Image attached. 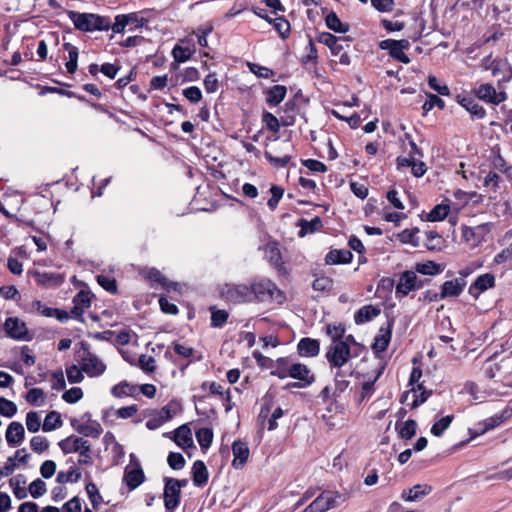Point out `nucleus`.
I'll use <instances>...</instances> for the list:
<instances>
[{"mask_svg": "<svg viewBox=\"0 0 512 512\" xmlns=\"http://www.w3.org/2000/svg\"><path fill=\"white\" fill-rule=\"evenodd\" d=\"M75 360L82 367L88 377H99L106 371V364L96 354L90 351L89 344L80 343V348L75 353Z\"/></svg>", "mask_w": 512, "mask_h": 512, "instance_id": "1", "label": "nucleus"}, {"mask_svg": "<svg viewBox=\"0 0 512 512\" xmlns=\"http://www.w3.org/2000/svg\"><path fill=\"white\" fill-rule=\"evenodd\" d=\"M69 18L75 28L83 32L108 31L110 29V18L106 16L71 11Z\"/></svg>", "mask_w": 512, "mask_h": 512, "instance_id": "2", "label": "nucleus"}, {"mask_svg": "<svg viewBox=\"0 0 512 512\" xmlns=\"http://www.w3.org/2000/svg\"><path fill=\"white\" fill-rule=\"evenodd\" d=\"M252 288V300L266 302L275 301L278 304H282L285 300V294L280 290L277 285L268 278H260L251 283Z\"/></svg>", "mask_w": 512, "mask_h": 512, "instance_id": "3", "label": "nucleus"}, {"mask_svg": "<svg viewBox=\"0 0 512 512\" xmlns=\"http://www.w3.org/2000/svg\"><path fill=\"white\" fill-rule=\"evenodd\" d=\"M220 296L223 300L233 304L250 303L252 300L251 284L247 283H225L220 286Z\"/></svg>", "mask_w": 512, "mask_h": 512, "instance_id": "4", "label": "nucleus"}, {"mask_svg": "<svg viewBox=\"0 0 512 512\" xmlns=\"http://www.w3.org/2000/svg\"><path fill=\"white\" fill-rule=\"evenodd\" d=\"M358 353L352 354L351 349H348L345 342L331 343L327 347L326 359L330 366V369L341 370V368L352 358L357 356Z\"/></svg>", "mask_w": 512, "mask_h": 512, "instance_id": "5", "label": "nucleus"}, {"mask_svg": "<svg viewBox=\"0 0 512 512\" xmlns=\"http://www.w3.org/2000/svg\"><path fill=\"white\" fill-rule=\"evenodd\" d=\"M424 281L418 280L414 271H404L399 276V281L395 288V296L397 299L406 297L411 291L422 288Z\"/></svg>", "mask_w": 512, "mask_h": 512, "instance_id": "6", "label": "nucleus"}, {"mask_svg": "<svg viewBox=\"0 0 512 512\" xmlns=\"http://www.w3.org/2000/svg\"><path fill=\"white\" fill-rule=\"evenodd\" d=\"M293 145L290 141L285 140L281 143L279 149H273L271 151H265V158L275 167H285L291 160V152Z\"/></svg>", "mask_w": 512, "mask_h": 512, "instance_id": "7", "label": "nucleus"}, {"mask_svg": "<svg viewBox=\"0 0 512 512\" xmlns=\"http://www.w3.org/2000/svg\"><path fill=\"white\" fill-rule=\"evenodd\" d=\"M289 377L299 380L300 382H294L287 385V387L291 388H303L311 385L315 381V377L313 373H311L310 369L301 363H292L289 368Z\"/></svg>", "mask_w": 512, "mask_h": 512, "instance_id": "8", "label": "nucleus"}, {"mask_svg": "<svg viewBox=\"0 0 512 512\" xmlns=\"http://www.w3.org/2000/svg\"><path fill=\"white\" fill-rule=\"evenodd\" d=\"M340 497L338 493L324 491L305 508V512H326L338 504L337 499Z\"/></svg>", "mask_w": 512, "mask_h": 512, "instance_id": "9", "label": "nucleus"}, {"mask_svg": "<svg viewBox=\"0 0 512 512\" xmlns=\"http://www.w3.org/2000/svg\"><path fill=\"white\" fill-rule=\"evenodd\" d=\"M476 97L484 102L499 105L507 100L506 92H497L491 84H481L474 91Z\"/></svg>", "mask_w": 512, "mask_h": 512, "instance_id": "10", "label": "nucleus"}, {"mask_svg": "<svg viewBox=\"0 0 512 512\" xmlns=\"http://www.w3.org/2000/svg\"><path fill=\"white\" fill-rule=\"evenodd\" d=\"M59 448L64 454L78 453L84 450H91V444L89 441L82 437L70 435L58 443Z\"/></svg>", "mask_w": 512, "mask_h": 512, "instance_id": "11", "label": "nucleus"}, {"mask_svg": "<svg viewBox=\"0 0 512 512\" xmlns=\"http://www.w3.org/2000/svg\"><path fill=\"white\" fill-rule=\"evenodd\" d=\"M33 278L37 285L48 289L59 287L65 280L64 275L47 271H34Z\"/></svg>", "mask_w": 512, "mask_h": 512, "instance_id": "12", "label": "nucleus"}, {"mask_svg": "<svg viewBox=\"0 0 512 512\" xmlns=\"http://www.w3.org/2000/svg\"><path fill=\"white\" fill-rule=\"evenodd\" d=\"M70 423L71 426L84 437L98 438L102 433V427L98 421L84 423L76 418H73L71 419Z\"/></svg>", "mask_w": 512, "mask_h": 512, "instance_id": "13", "label": "nucleus"}, {"mask_svg": "<svg viewBox=\"0 0 512 512\" xmlns=\"http://www.w3.org/2000/svg\"><path fill=\"white\" fill-rule=\"evenodd\" d=\"M144 480L145 475L139 461H136L135 467H126L123 481L128 486L129 490L136 489L144 482Z\"/></svg>", "mask_w": 512, "mask_h": 512, "instance_id": "14", "label": "nucleus"}, {"mask_svg": "<svg viewBox=\"0 0 512 512\" xmlns=\"http://www.w3.org/2000/svg\"><path fill=\"white\" fill-rule=\"evenodd\" d=\"M4 329L9 337L17 340L25 339L28 334L25 323L18 318H7L4 323Z\"/></svg>", "mask_w": 512, "mask_h": 512, "instance_id": "15", "label": "nucleus"}, {"mask_svg": "<svg viewBox=\"0 0 512 512\" xmlns=\"http://www.w3.org/2000/svg\"><path fill=\"white\" fill-rule=\"evenodd\" d=\"M163 497L166 510L172 512L178 507L181 499V492L178 490V487L176 488V486L171 484L167 478H165Z\"/></svg>", "mask_w": 512, "mask_h": 512, "instance_id": "16", "label": "nucleus"}, {"mask_svg": "<svg viewBox=\"0 0 512 512\" xmlns=\"http://www.w3.org/2000/svg\"><path fill=\"white\" fill-rule=\"evenodd\" d=\"M232 452L234 456L232 466L235 469H241L246 464L250 454L247 443L241 440L234 441Z\"/></svg>", "mask_w": 512, "mask_h": 512, "instance_id": "17", "label": "nucleus"}, {"mask_svg": "<svg viewBox=\"0 0 512 512\" xmlns=\"http://www.w3.org/2000/svg\"><path fill=\"white\" fill-rule=\"evenodd\" d=\"M495 286V277L491 273H485L476 278L469 287V294L478 298L479 294Z\"/></svg>", "mask_w": 512, "mask_h": 512, "instance_id": "18", "label": "nucleus"}, {"mask_svg": "<svg viewBox=\"0 0 512 512\" xmlns=\"http://www.w3.org/2000/svg\"><path fill=\"white\" fill-rule=\"evenodd\" d=\"M25 430L22 423L13 421L6 430L5 438L9 446L15 447L21 444L24 440Z\"/></svg>", "mask_w": 512, "mask_h": 512, "instance_id": "19", "label": "nucleus"}, {"mask_svg": "<svg viewBox=\"0 0 512 512\" xmlns=\"http://www.w3.org/2000/svg\"><path fill=\"white\" fill-rule=\"evenodd\" d=\"M465 286L466 281L463 278H456L453 280L445 281L440 292V299L459 296L464 290Z\"/></svg>", "mask_w": 512, "mask_h": 512, "instance_id": "20", "label": "nucleus"}, {"mask_svg": "<svg viewBox=\"0 0 512 512\" xmlns=\"http://www.w3.org/2000/svg\"><path fill=\"white\" fill-rule=\"evenodd\" d=\"M297 351L302 357H315L320 352V342L309 337L302 338L297 344Z\"/></svg>", "mask_w": 512, "mask_h": 512, "instance_id": "21", "label": "nucleus"}, {"mask_svg": "<svg viewBox=\"0 0 512 512\" xmlns=\"http://www.w3.org/2000/svg\"><path fill=\"white\" fill-rule=\"evenodd\" d=\"M432 491V487L427 484H417L410 489L402 491L401 498L406 502L419 501Z\"/></svg>", "mask_w": 512, "mask_h": 512, "instance_id": "22", "label": "nucleus"}, {"mask_svg": "<svg viewBox=\"0 0 512 512\" xmlns=\"http://www.w3.org/2000/svg\"><path fill=\"white\" fill-rule=\"evenodd\" d=\"M457 102L465 108L474 118L483 119L486 116L485 109L471 97L458 95Z\"/></svg>", "mask_w": 512, "mask_h": 512, "instance_id": "23", "label": "nucleus"}, {"mask_svg": "<svg viewBox=\"0 0 512 512\" xmlns=\"http://www.w3.org/2000/svg\"><path fill=\"white\" fill-rule=\"evenodd\" d=\"M379 47L383 50H387L389 52V55L392 58H394L404 64H408L410 62V58L404 53V51L402 49H400L396 45V40H393V39L382 40L379 44Z\"/></svg>", "mask_w": 512, "mask_h": 512, "instance_id": "24", "label": "nucleus"}, {"mask_svg": "<svg viewBox=\"0 0 512 512\" xmlns=\"http://www.w3.org/2000/svg\"><path fill=\"white\" fill-rule=\"evenodd\" d=\"M287 89L284 85H274L264 91L266 103L270 107L278 106L285 98Z\"/></svg>", "mask_w": 512, "mask_h": 512, "instance_id": "25", "label": "nucleus"}, {"mask_svg": "<svg viewBox=\"0 0 512 512\" xmlns=\"http://www.w3.org/2000/svg\"><path fill=\"white\" fill-rule=\"evenodd\" d=\"M173 440L183 449L193 446L192 433L188 425L183 424L179 426L173 432Z\"/></svg>", "mask_w": 512, "mask_h": 512, "instance_id": "26", "label": "nucleus"}, {"mask_svg": "<svg viewBox=\"0 0 512 512\" xmlns=\"http://www.w3.org/2000/svg\"><path fill=\"white\" fill-rule=\"evenodd\" d=\"M191 473H192L193 484L195 486L203 487L207 483L209 473H208L207 467L203 461H201V460L195 461L193 463Z\"/></svg>", "mask_w": 512, "mask_h": 512, "instance_id": "27", "label": "nucleus"}, {"mask_svg": "<svg viewBox=\"0 0 512 512\" xmlns=\"http://www.w3.org/2000/svg\"><path fill=\"white\" fill-rule=\"evenodd\" d=\"M381 313V310L372 305H365L361 307L356 313L354 314V321L356 324H364L371 320H373L375 317H377Z\"/></svg>", "mask_w": 512, "mask_h": 512, "instance_id": "28", "label": "nucleus"}, {"mask_svg": "<svg viewBox=\"0 0 512 512\" xmlns=\"http://www.w3.org/2000/svg\"><path fill=\"white\" fill-rule=\"evenodd\" d=\"M353 255L349 250H331L325 257V262L328 265L334 264H347L352 261Z\"/></svg>", "mask_w": 512, "mask_h": 512, "instance_id": "29", "label": "nucleus"}, {"mask_svg": "<svg viewBox=\"0 0 512 512\" xmlns=\"http://www.w3.org/2000/svg\"><path fill=\"white\" fill-rule=\"evenodd\" d=\"M63 49L68 52V60L65 63L67 72L69 74H74L78 68V48L73 44L66 42L63 44Z\"/></svg>", "mask_w": 512, "mask_h": 512, "instance_id": "30", "label": "nucleus"}, {"mask_svg": "<svg viewBox=\"0 0 512 512\" xmlns=\"http://www.w3.org/2000/svg\"><path fill=\"white\" fill-rule=\"evenodd\" d=\"M265 258L277 269L283 266L282 256L276 243L271 242L264 247Z\"/></svg>", "mask_w": 512, "mask_h": 512, "instance_id": "31", "label": "nucleus"}, {"mask_svg": "<svg viewBox=\"0 0 512 512\" xmlns=\"http://www.w3.org/2000/svg\"><path fill=\"white\" fill-rule=\"evenodd\" d=\"M391 339V331L389 329L380 328L378 335L374 339V343L372 345L375 353L384 352L390 342Z\"/></svg>", "mask_w": 512, "mask_h": 512, "instance_id": "32", "label": "nucleus"}, {"mask_svg": "<svg viewBox=\"0 0 512 512\" xmlns=\"http://www.w3.org/2000/svg\"><path fill=\"white\" fill-rule=\"evenodd\" d=\"M209 311L211 313V327L222 328L229 318V312L224 309H218L216 306H210Z\"/></svg>", "mask_w": 512, "mask_h": 512, "instance_id": "33", "label": "nucleus"}, {"mask_svg": "<svg viewBox=\"0 0 512 512\" xmlns=\"http://www.w3.org/2000/svg\"><path fill=\"white\" fill-rule=\"evenodd\" d=\"M138 390V387L126 381H122L111 388V394L116 398L126 396H133Z\"/></svg>", "mask_w": 512, "mask_h": 512, "instance_id": "34", "label": "nucleus"}, {"mask_svg": "<svg viewBox=\"0 0 512 512\" xmlns=\"http://www.w3.org/2000/svg\"><path fill=\"white\" fill-rule=\"evenodd\" d=\"M443 271V268L440 264L435 263L434 261H426L423 263H417L414 267L415 273H420L423 275L434 276L440 274Z\"/></svg>", "mask_w": 512, "mask_h": 512, "instance_id": "35", "label": "nucleus"}, {"mask_svg": "<svg viewBox=\"0 0 512 512\" xmlns=\"http://www.w3.org/2000/svg\"><path fill=\"white\" fill-rule=\"evenodd\" d=\"M299 226H300L299 235L301 237H303L308 233H314V232L319 231L322 228L323 223L319 217H314L313 219H311L309 221L304 220V219L300 220Z\"/></svg>", "mask_w": 512, "mask_h": 512, "instance_id": "36", "label": "nucleus"}, {"mask_svg": "<svg viewBox=\"0 0 512 512\" xmlns=\"http://www.w3.org/2000/svg\"><path fill=\"white\" fill-rule=\"evenodd\" d=\"M325 22L330 30L337 33H345L349 30L348 24L343 23L335 12H330L326 16Z\"/></svg>", "mask_w": 512, "mask_h": 512, "instance_id": "37", "label": "nucleus"}, {"mask_svg": "<svg viewBox=\"0 0 512 512\" xmlns=\"http://www.w3.org/2000/svg\"><path fill=\"white\" fill-rule=\"evenodd\" d=\"M326 334L331 338V343L341 341L344 338L346 328L341 323L327 324L325 326Z\"/></svg>", "mask_w": 512, "mask_h": 512, "instance_id": "38", "label": "nucleus"}, {"mask_svg": "<svg viewBox=\"0 0 512 512\" xmlns=\"http://www.w3.org/2000/svg\"><path fill=\"white\" fill-rule=\"evenodd\" d=\"M62 424L63 422L60 414L56 411H51L46 415L42 429L45 432H49L61 427Z\"/></svg>", "mask_w": 512, "mask_h": 512, "instance_id": "39", "label": "nucleus"}, {"mask_svg": "<svg viewBox=\"0 0 512 512\" xmlns=\"http://www.w3.org/2000/svg\"><path fill=\"white\" fill-rule=\"evenodd\" d=\"M317 40L320 43L328 46L334 54L339 53L342 49V46L338 43V38L331 33L322 32L319 34Z\"/></svg>", "mask_w": 512, "mask_h": 512, "instance_id": "40", "label": "nucleus"}, {"mask_svg": "<svg viewBox=\"0 0 512 512\" xmlns=\"http://www.w3.org/2000/svg\"><path fill=\"white\" fill-rule=\"evenodd\" d=\"M449 211L450 206L448 204H438L428 213L427 220L431 222L444 220Z\"/></svg>", "mask_w": 512, "mask_h": 512, "instance_id": "41", "label": "nucleus"}, {"mask_svg": "<svg viewBox=\"0 0 512 512\" xmlns=\"http://www.w3.org/2000/svg\"><path fill=\"white\" fill-rule=\"evenodd\" d=\"M196 439L202 449H208L213 440V431L210 428L203 427L196 431Z\"/></svg>", "mask_w": 512, "mask_h": 512, "instance_id": "42", "label": "nucleus"}, {"mask_svg": "<svg viewBox=\"0 0 512 512\" xmlns=\"http://www.w3.org/2000/svg\"><path fill=\"white\" fill-rule=\"evenodd\" d=\"M416 428V421L412 419L404 422L401 427H399L398 423L396 424V429L402 439H411L416 434Z\"/></svg>", "mask_w": 512, "mask_h": 512, "instance_id": "43", "label": "nucleus"}, {"mask_svg": "<svg viewBox=\"0 0 512 512\" xmlns=\"http://www.w3.org/2000/svg\"><path fill=\"white\" fill-rule=\"evenodd\" d=\"M291 364L292 363H290L288 358H278L276 361V367L271 371V374L280 379H285L289 377L288 372Z\"/></svg>", "mask_w": 512, "mask_h": 512, "instance_id": "44", "label": "nucleus"}, {"mask_svg": "<svg viewBox=\"0 0 512 512\" xmlns=\"http://www.w3.org/2000/svg\"><path fill=\"white\" fill-rule=\"evenodd\" d=\"M411 391L413 392V395L415 397L411 405L412 408H416L419 405L426 402L429 396L431 395V391H427L424 388L423 384H418L417 387L412 388Z\"/></svg>", "mask_w": 512, "mask_h": 512, "instance_id": "45", "label": "nucleus"}, {"mask_svg": "<svg viewBox=\"0 0 512 512\" xmlns=\"http://www.w3.org/2000/svg\"><path fill=\"white\" fill-rule=\"evenodd\" d=\"M426 242L425 246L429 250H440L443 245V238L435 231H427L425 233Z\"/></svg>", "mask_w": 512, "mask_h": 512, "instance_id": "46", "label": "nucleus"}, {"mask_svg": "<svg viewBox=\"0 0 512 512\" xmlns=\"http://www.w3.org/2000/svg\"><path fill=\"white\" fill-rule=\"evenodd\" d=\"M453 419V415H447L445 417H442L440 420H438L432 425L431 433L436 437H440L444 433V431L449 428Z\"/></svg>", "mask_w": 512, "mask_h": 512, "instance_id": "47", "label": "nucleus"}, {"mask_svg": "<svg viewBox=\"0 0 512 512\" xmlns=\"http://www.w3.org/2000/svg\"><path fill=\"white\" fill-rule=\"evenodd\" d=\"M275 30L279 33V35L286 39L290 35V23L284 17H277L272 20V23Z\"/></svg>", "mask_w": 512, "mask_h": 512, "instance_id": "48", "label": "nucleus"}, {"mask_svg": "<svg viewBox=\"0 0 512 512\" xmlns=\"http://www.w3.org/2000/svg\"><path fill=\"white\" fill-rule=\"evenodd\" d=\"M84 371L78 364H73L66 368L67 379L70 383H81L84 380Z\"/></svg>", "mask_w": 512, "mask_h": 512, "instance_id": "49", "label": "nucleus"}, {"mask_svg": "<svg viewBox=\"0 0 512 512\" xmlns=\"http://www.w3.org/2000/svg\"><path fill=\"white\" fill-rule=\"evenodd\" d=\"M81 478V473L78 469L72 468L70 471L63 472L60 471L57 474L56 481L60 484H64L67 482H77Z\"/></svg>", "mask_w": 512, "mask_h": 512, "instance_id": "50", "label": "nucleus"}, {"mask_svg": "<svg viewBox=\"0 0 512 512\" xmlns=\"http://www.w3.org/2000/svg\"><path fill=\"white\" fill-rule=\"evenodd\" d=\"M505 419L506 417L503 414H495L485 419L482 423L483 428L481 429V433H485L500 426L505 421Z\"/></svg>", "mask_w": 512, "mask_h": 512, "instance_id": "51", "label": "nucleus"}, {"mask_svg": "<svg viewBox=\"0 0 512 512\" xmlns=\"http://www.w3.org/2000/svg\"><path fill=\"white\" fill-rule=\"evenodd\" d=\"M17 413V406L14 402L0 397V414L4 417L11 418Z\"/></svg>", "mask_w": 512, "mask_h": 512, "instance_id": "52", "label": "nucleus"}, {"mask_svg": "<svg viewBox=\"0 0 512 512\" xmlns=\"http://www.w3.org/2000/svg\"><path fill=\"white\" fill-rule=\"evenodd\" d=\"M427 96H428V99L422 105L424 114L428 113L435 106H437L441 110L445 108V102L441 98H439L437 95L428 94Z\"/></svg>", "mask_w": 512, "mask_h": 512, "instance_id": "53", "label": "nucleus"}, {"mask_svg": "<svg viewBox=\"0 0 512 512\" xmlns=\"http://www.w3.org/2000/svg\"><path fill=\"white\" fill-rule=\"evenodd\" d=\"M26 426L28 431L36 433L41 427L40 415L37 412L30 411L26 414Z\"/></svg>", "mask_w": 512, "mask_h": 512, "instance_id": "54", "label": "nucleus"}, {"mask_svg": "<svg viewBox=\"0 0 512 512\" xmlns=\"http://www.w3.org/2000/svg\"><path fill=\"white\" fill-rule=\"evenodd\" d=\"M86 492L93 508H97L98 505L102 502V496L96 484H94L93 482H89L86 485Z\"/></svg>", "mask_w": 512, "mask_h": 512, "instance_id": "55", "label": "nucleus"}, {"mask_svg": "<svg viewBox=\"0 0 512 512\" xmlns=\"http://www.w3.org/2000/svg\"><path fill=\"white\" fill-rule=\"evenodd\" d=\"M334 380H335V390L334 395H339L344 392L350 384V381L345 379V375L341 370H336L334 372Z\"/></svg>", "mask_w": 512, "mask_h": 512, "instance_id": "56", "label": "nucleus"}, {"mask_svg": "<svg viewBox=\"0 0 512 512\" xmlns=\"http://www.w3.org/2000/svg\"><path fill=\"white\" fill-rule=\"evenodd\" d=\"M98 284L106 291L114 294L117 292L116 280L113 277L106 275H98L96 277Z\"/></svg>", "mask_w": 512, "mask_h": 512, "instance_id": "57", "label": "nucleus"}, {"mask_svg": "<svg viewBox=\"0 0 512 512\" xmlns=\"http://www.w3.org/2000/svg\"><path fill=\"white\" fill-rule=\"evenodd\" d=\"M47 491L46 483L41 479L32 481L29 485V492L35 499L43 496Z\"/></svg>", "mask_w": 512, "mask_h": 512, "instance_id": "58", "label": "nucleus"}, {"mask_svg": "<svg viewBox=\"0 0 512 512\" xmlns=\"http://www.w3.org/2000/svg\"><path fill=\"white\" fill-rule=\"evenodd\" d=\"M83 397V390L80 387H73L67 391H65L62 395V399L69 403L74 404L78 402Z\"/></svg>", "mask_w": 512, "mask_h": 512, "instance_id": "59", "label": "nucleus"}, {"mask_svg": "<svg viewBox=\"0 0 512 512\" xmlns=\"http://www.w3.org/2000/svg\"><path fill=\"white\" fill-rule=\"evenodd\" d=\"M168 465L173 470H181L185 466V459L181 453L170 452L167 457Z\"/></svg>", "mask_w": 512, "mask_h": 512, "instance_id": "60", "label": "nucleus"}, {"mask_svg": "<svg viewBox=\"0 0 512 512\" xmlns=\"http://www.w3.org/2000/svg\"><path fill=\"white\" fill-rule=\"evenodd\" d=\"M30 446H31V449L36 452V453H42L44 451H46L49 447V442L48 440L43 437V436H34L31 440H30Z\"/></svg>", "mask_w": 512, "mask_h": 512, "instance_id": "61", "label": "nucleus"}, {"mask_svg": "<svg viewBox=\"0 0 512 512\" xmlns=\"http://www.w3.org/2000/svg\"><path fill=\"white\" fill-rule=\"evenodd\" d=\"M333 286V281L329 277L320 276L317 277L312 284V287L315 291H329Z\"/></svg>", "mask_w": 512, "mask_h": 512, "instance_id": "62", "label": "nucleus"}, {"mask_svg": "<svg viewBox=\"0 0 512 512\" xmlns=\"http://www.w3.org/2000/svg\"><path fill=\"white\" fill-rule=\"evenodd\" d=\"M248 67L252 73H254L259 78H270L274 75V71L268 67L261 66L255 63H249Z\"/></svg>", "mask_w": 512, "mask_h": 512, "instance_id": "63", "label": "nucleus"}, {"mask_svg": "<svg viewBox=\"0 0 512 512\" xmlns=\"http://www.w3.org/2000/svg\"><path fill=\"white\" fill-rule=\"evenodd\" d=\"M73 304L81 306L83 309L89 308L91 305V296L89 292L79 291L73 298Z\"/></svg>", "mask_w": 512, "mask_h": 512, "instance_id": "64", "label": "nucleus"}]
</instances>
